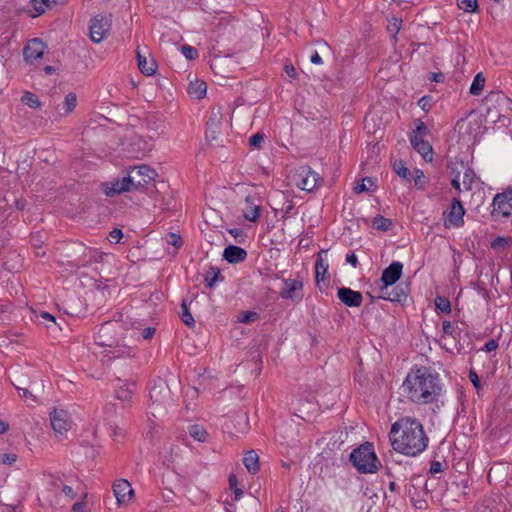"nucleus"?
<instances>
[{"label": "nucleus", "mask_w": 512, "mask_h": 512, "mask_svg": "<svg viewBox=\"0 0 512 512\" xmlns=\"http://www.w3.org/2000/svg\"><path fill=\"white\" fill-rule=\"evenodd\" d=\"M389 439L393 449L407 456L415 457L428 446V437L420 421L404 417L391 426Z\"/></svg>", "instance_id": "f257e3e1"}, {"label": "nucleus", "mask_w": 512, "mask_h": 512, "mask_svg": "<svg viewBox=\"0 0 512 512\" xmlns=\"http://www.w3.org/2000/svg\"><path fill=\"white\" fill-rule=\"evenodd\" d=\"M403 390L411 401L428 404L440 395V380L438 375L428 368H418L408 373L403 383Z\"/></svg>", "instance_id": "f03ea898"}, {"label": "nucleus", "mask_w": 512, "mask_h": 512, "mask_svg": "<svg viewBox=\"0 0 512 512\" xmlns=\"http://www.w3.org/2000/svg\"><path fill=\"white\" fill-rule=\"evenodd\" d=\"M352 465L358 472L372 474L378 471L380 462L376 456L373 445L366 442L354 449L349 457Z\"/></svg>", "instance_id": "7ed1b4c3"}, {"label": "nucleus", "mask_w": 512, "mask_h": 512, "mask_svg": "<svg viewBox=\"0 0 512 512\" xmlns=\"http://www.w3.org/2000/svg\"><path fill=\"white\" fill-rule=\"evenodd\" d=\"M156 175V171L148 165L134 166L127 171V183H130L133 190L143 189Z\"/></svg>", "instance_id": "20e7f679"}, {"label": "nucleus", "mask_w": 512, "mask_h": 512, "mask_svg": "<svg viewBox=\"0 0 512 512\" xmlns=\"http://www.w3.org/2000/svg\"><path fill=\"white\" fill-rule=\"evenodd\" d=\"M111 29V15H97L90 20L89 36L94 43H100Z\"/></svg>", "instance_id": "39448f33"}, {"label": "nucleus", "mask_w": 512, "mask_h": 512, "mask_svg": "<svg viewBox=\"0 0 512 512\" xmlns=\"http://www.w3.org/2000/svg\"><path fill=\"white\" fill-rule=\"evenodd\" d=\"M492 214L502 217L512 215V187H508L502 193L495 195L493 199Z\"/></svg>", "instance_id": "423d86ee"}, {"label": "nucleus", "mask_w": 512, "mask_h": 512, "mask_svg": "<svg viewBox=\"0 0 512 512\" xmlns=\"http://www.w3.org/2000/svg\"><path fill=\"white\" fill-rule=\"evenodd\" d=\"M296 185L304 191H313L319 182V175L308 167H301L294 175Z\"/></svg>", "instance_id": "0eeeda50"}, {"label": "nucleus", "mask_w": 512, "mask_h": 512, "mask_svg": "<svg viewBox=\"0 0 512 512\" xmlns=\"http://www.w3.org/2000/svg\"><path fill=\"white\" fill-rule=\"evenodd\" d=\"M465 209L457 198H453L449 212L444 219L445 228L461 227L464 224Z\"/></svg>", "instance_id": "6e6552de"}, {"label": "nucleus", "mask_w": 512, "mask_h": 512, "mask_svg": "<svg viewBox=\"0 0 512 512\" xmlns=\"http://www.w3.org/2000/svg\"><path fill=\"white\" fill-rule=\"evenodd\" d=\"M403 270V264L398 261L392 262L387 268H385L382 272L381 281L383 282V287L381 288V292L387 290L389 286L394 285L401 277Z\"/></svg>", "instance_id": "1a4fd4ad"}, {"label": "nucleus", "mask_w": 512, "mask_h": 512, "mask_svg": "<svg viewBox=\"0 0 512 512\" xmlns=\"http://www.w3.org/2000/svg\"><path fill=\"white\" fill-rule=\"evenodd\" d=\"M51 426L55 433L62 435L67 432L71 427V421L68 413L64 410L54 409L50 413Z\"/></svg>", "instance_id": "9d476101"}, {"label": "nucleus", "mask_w": 512, "mask_h": 512, "mask_svg": "<svg viewBox=\"0 0 512 512\" xmlns=\"http://www.w3.org/2000/svg\"><path fill=\"white\" fill-rule=\"evenodd\" d=\"M45 44L42 40L34 38L28 41L23 49V55L27 62L33 63L34 61L42 58L45 52Z\"/></svg>", "instance_id": "9b49d317"}, {"label": "nucleus", "mask_w": 512, "mask_h": 512, "mask_svg": "<svg viewBox=\"0 0 512 512\" xmlns=\"http://www.w3.org/2000/svg\"><path fill=\"white\" fill-rule=\"evenodd\" d=\"M113 492L118 504H126L134 495V490L132 489L131 484L124 479L117 480L114 483Z\"/></svg>", "instance_id": "f8f14e48"}, {"label": "nucleus", "mask_w": 512, "mask_h": 512, "mask_svg": "<svg viewBox=\"0 0 512 512\" xmlns=\"http://www.w3.org/2000/svg\"><path fill=\"white\" fill-rule=\"evenodd\" d=\"M328 260H327V250H321L316 259L315 263V280L318 287H320V283L329 279L328 274Z\"/></svg>", "instance_id": "ddd939ff"}, {"label": "nucleus", "mask_w": 512, "mask_h": 512, "mask_svg": "<svg viewBox=\"0 0 512 512\" xmlns=\"http://www.w3.org/2000/svg\"><path fill=\"white\" fill-rule=\"evenodd\" d=\"M339 300L349 307H359L362 304L363 296L360 292L347 287H341L337 291Z\"/></svg>", "instance_id": "4468645a"}, {"label": "nucleus", "mask_w": 512, "mask_h": 512, "mask_svg": "<svg viewBox=\"0 0 512 512\" xmlns=\"http://www.w3.org/2000/svg\"><path fill=\"white\" fill-rule=\"evenodd\" d=\"M412 147L424 158L425 161L433 160V150L430 143L418 135L410 137Z\"/></svg>", "instance_id": "2eb2a0df"}, {"label": "nucleus", "mask_w": 512, "mask_h": 512, "mask_svg": "<svg viewBox=\"0 0 512 512\" xmlns=\"http://www.w3.org/2000/svg\"><path fill=\"white\" fill-rule=\"evenodd\" d=\"M132 186L127 183V175L122 179H115L109 183L104 184V193L107 196H114L123 192L132 191Z\"/></svg>", "instance_id": "dca6fc26"}, {"label": "nucleus", "mask_w": 512, "mask_h": 512, "mask_svg": "<svg viewBox=\"0 0 512 512\" xmlns=\"http://www.w3.org/2000/svg\"><path fill=\"white\" fill-rule=\"evenodd\" d=\"M284 285L285 287L280 292L281 298L295 301L297 299L296 293L303 288V282L296 279H286Z\"/></svg>", "instance_id": "f3484780"}, {"label": "nucleus", "mask_w": 512, "mask_h": 512, "mask_svg": "<svg viewBox=\"0 0 512 512\" xmlns=\"http://www.w3.org/2000/svg\"><path fill=\"white\" fill-rule=\"evenodd\" d=\"M170 397V391L167 385L160 381L159 384L154 385L150 390V399L154 404H163Z\"/></svg>", "instance_id": "a211bd4d"}, {"label": "nucleus", "mask_w": 512, "mask_h": 512, "mask_svg": "<svg viewBox=\"0 0 512 512\" xmlns=\"http://www.w3.org/2000/svg\"><path fill=\"white\" fill-rule=\"evenodd\" d=\"M223 258L229 263H240L247 258V252L239 246L230 245L224 249Z\"/></svg>", "instance_id": "6ab92c4d"}, {"label": "nucleus", "mask_w": 512, "mask_h": 512, "mask_svg": "<svg viewBox=\"0 0 512 512\" xmlns=\"http://www.w3.org/2000/svg\"><path fill=\"white\" fill-rule=\"evenodd\" d=\"M408 291H409L408 285H405L404 287H402V285H398L395 288H393L391 291H388V289L384 290V292H382V295L380 296V298L389 300L392 302H402V301L406 300V298L408 296Z\"/></svg>", "instance_id": "aec40b11"}, {"label": "nucleus", "mask_w": 512, "mask_h": 512, "mask_svg": "<svg viewBox=\"0 0 512 512\" xmlns=\"http://www.w3.org/2000/svg\"><path fill=\"white\" fill-rule=\"evenodd\" d=\"M137 62L140 71L147 75L152 76L155 74L157 64L154 59H148L145 55H142L140 50L137 49Z\"/></svg>", "instance_id": "412c9836"}, {"label": "nucleus", "mask_w": 512, "mask_h": 512, "mask_svg": "<svg viewBox=\"0 0 512 512\" xmlns=\"http://www.w3.org/2000/svg\"><path fill=\"white\" fill-rule=\"evenodd\" d=\"M245 202L247 207L243 210V216L246 220L255 222L260 216V206L254 203L252 196H247Z\"/></svg>", "instance_id": "4be33fe9"}, {"label": "nucleus", "mask_w": 512, "mask_h": 512, "mask_svg": "<svg viewBox=\"0 0 512 512\" xmlns=\"http://www.w3.org/2000/svg\"><path fill=\"white\" fill-rule=\"evenodd\" d=\"M243 463L250 473L255 474L256 472H258L259 457L254 450H250L245 454Z\"/></svg>", "instance_id": "5701e85b"}, {"label": "nucleus", "mask_w": 512, "mask_h": 512, "mask_svg": "<svg viewBox=\"0 0 512 512\" xmlns=\"http://www.w3.org/2000/svg\"><path fill=\"white\" fill-rule=\"evenodd\" d=\"M207 85L204 81L191 82L188 87V93L195 99H201L205 96Z\"/></svg>", "instance_id": "b1692460"}, {"label": "nucleus", "mask_w": 512, "mask_h": 512, "mask_svg": "<svg viewBox=\"0 0 512 512\" xmlns=\"http://www.w3.org/2000/svg\"><path fill=\"white\" fill-rule=\"evenodd\" d=\"M135 390L134 382H127L123 386H120L116 392L115 396L117 399L121 401H130Z\"/></svg>", "instance_id": "393cba45"}, {"label": "nucleus", "mask_w": 512, "mask_h": 512, "mask_svg": "<svg viewBox=\"0 0 512 512\" xmlns=\"http://www.w3.org/2000/svg\"><path fill=\"white\" fill-rule=\"evenodd\" d=\"M31 10L29 11V15L32 18H36L43 14L47 8H50V4L48 0H31L30 1Z\"/></svg>", "instance_id": "a878e982"}, {"label": "nucleus", "mask_w": 512, "mask_h": 512, "mask_svg": "<svg viewBox=\"0 0 512 512\" xmlns=\"http://www.w3.org/2000/svg\"><path fill=\"white\" fill-rule=\"evenodd\" d=\"M218 280H222L221 271L216 266H211L205 274L207 287L213 288Z\"/></svg>", "instance_id": "bb28decb"}, {"label": "nucleus", "mask_w": 512, "mask_h": 512, "mask_svg": "<svg viewBox=\"0 0 512 512\" xmlns=\"http://www.w3.org/2000/svg\"><path fill=\"white\" fill-rule=\"evenodd\" d=\"M376 185L372 178L365 177L361 180L360 183H357L353 190L356 194L362 193V192H369L373 191L375 189Z\"/></svg>", "instance_id": "cd10ccee"}, {"label": "nucleus", "mask_w": 512, "mask_h": 512, "mask_svg": "<svg viewBox=\"0 0 512 512\" xmlns=\"http://www.w3.org/2000/svg\"><path fill=\"white\" fill-rule=\"evenodd\" d=\"M392 221L388 218H385L382 215H377L374 217L372 225L375 229L381 231H388L392 226Z\"/></svg>", "instance_id": "c85d7f7f"}, {"label": "nucleus", "mask_w": 512, "mask_h": 512, "mask_svg": "<svg viewBox=\"0 0 512 512\" xmlns=\"http://www.w3.org/2000/svg\"><path fill=\"white\" fill-rule=\"evenodd\" d=\"M485 78L482 73H478L470 86V93L472 95H480L484 88Z\"/></svg>", "instance_id": "c756f323"}, {"label": "nucleus", "mask_w": 512, "mask_h": 512, "mask_svg": "<svg viewBox=\"0 0 512 512\" xmlns=\"http://www.w3.org/2000/svg\"><path fill=\"white\" fill-rule=\"evenodd\" d=\"M189 434L199 442H205L207 440V432L200 425H191L189 428Z\"/></svg>", "instance_id": "7c9ffc66"}, {"label": "nucleus", "mask_w": 512, "mask_h": 512, "mask_svg": "<svg viewBox=\"0 0 512 512\" xmlns=\"http://www.w3.org/2000/svg\"><path fill=\"white\" fill-rule=\"evenodd\" d=\"M77 105V96L75 93H68L63 102V109L65 111V115H68L74 111Z\"/></svg>", "instance_id": "2f4dec72"}, {"label": "nucleus", "mask_w": 512, "mask_h": 512, "mask_svg": "<svg viewBox=\"0 0 512 512\" xmlns=\"http://www.w3.org/2000/svg\"><path fill=\"white\" fill-rule=\"evenodd\" d=\"M475 179H476V175H475L474 171L470 168H466L463 173V177H462V184L464 186V189L467 191L471 190L473 183L475 182Z\"/></svg>", "instance_id": "473e14b6"}, {"label": "nucleus", "mask_w": 512, "mask_h": 512, "mask_svg": "<svg viewBox=\"0 0 512 512\" xmlns=\"http://www.w3.org/2000/svg\"><path fill=\"white\" fill-rule=\"evenodd\" d=\"M22 102L28 105L31 108L37 109L41 107V102L39 98L31 93V92H25V94L21 98Z\"/></svg>", "instance_id": "72a5a7b5"}, {"label": "nucleus", "mask_w": 512, "mask_h": 512, "mask_svg": "<svg viewBox=\"0 0 512 512\" xmlns=\"http://www.w3.org/2000/svg\"><path fill=\"white\" fill-rule=\"evenodd\" d=\"M165 241L168 245H171L175 248L173 254H176V251L183 245V240L180 235L175 233H168L165 236Z\"/></svg>", "instance_id": "f704fd0d"}, {"label": "nucleus", "mask_w": 512, "mask_h": 512, "mask_svg": "<svg viewBox=\"0 0 512 512\" xmlns=\"http://www.w3.org/2000/svg\"><path fill=\"white\" fill-rule=\"evenodd\" d=\"M181 309H182L181 320L187 326L192 327L194 325L195 321H194V318H193V316L191 315V313H190V311L188 309L186 300L182 301Z\"/></svg>", "instance_id": "c9c22d12"}, {"label": "nucleus", "mask_w": 512, "mask_h": 512, "mask_svg": "<svg viewBox=\"0 0 512 512\" xmlns=\"http://www.w3.org/2000/svg\"><path fill=\"white\" fill-rule=\"evenodd\" d=\"M395 173L401 178L408 179L410 175L409 169L405 166L402 160L395 161L393 165Z\"/></svg>", "instance_id": "e433bc0d"}, {"label": "nucleus", "mask_w": 512, "mask_h": 512, "mask_svg": "<svg viewBox=\"0 0 512 512\" xmlns=\"http://www.w3.org/2000/svg\"><path fill=\"white\" fill-rule=\"evenodd\" d=\"M458 7L465 12H476L477 0H458Z\"/></svg>", "instance_id": "4c0bfd02"}, {"label": "nucleus", "mask_w": 512, "mask_h": 512, "mask_svg": "<svg viewBox=\"0 0 512 512\" xmlns=\"http://www.w3.org/2000/svg\"><path fill=\"white\" fill-rule=\"evenodd\" d=\"M435 305L436 307L441 310L442 312H445V313H450L451 311V304H450V301L448 300V298L444 297V296H438L436 297L435 299Z\"/></svg>", "instance_id": "58836bf2"}, {"label": "nucleus", "mask_w": 512, "mask_h": 512, "mask_svg": "<svg viewBox=\"0 0 512 512\" xmlns=\"http://www.w3.org/2000/svg\"><path fill=\"white\" fill-rule=\"evenodd\" d=\"M511 241L512 239L510 237L499 236L492 241L491 247L495 250H501L505 246H507Z\"/></svg>", "instance_id": "ea45409f"}, {"label": "nucleus", "mask_w": 512, "mask_h": 512, "mask_svg": "<svg viewBox=\"0 0 512 512\" xmlns=\"http://www.w3.org/2000/svg\"><path fill=\"white\" fill-rule=\"evenodd\" d=\"M181 51L185 58L188 60H193L198 56L197 50L189 45L182 46Z\"/></svg>", "instance_id": "a19ab883"}, {"label": "nucleus", "mask_w": 512, "mask_h": 512, "mask_svg": "<svg viewBox=\"0 0 512 512\" xmlns=\"http://www.w3.org/2000/svg\"><path fill=\"white\" fill-rule=\"evenodd\" d=\"M415 177H414V184L420 188V189H423L426 184H427V178L425 177V175L423 174V172L421 170H416L415 171Z\"/></svg>", "instance_id": "79ce46f5"}, {"label": "nucleus", "mask_w": 512, "mask_h": 512, "mask_svg": "<svg viewBox=\"0 0 512 512\" xmlns=\"http://www.w3.org/2000/svg\"><path fill=\"white\" fill-rule=\"evenodd\" d=\"M264 141V134L257 132L249 138V144L253 147L260 148Z\"/></svg>", "instance_id": "37998d69"}, {"label": "nucleus", "mask_w": 512, "mask_h": 512, "mask_svg": "<svg viewBox=\"0 0 512 512\" xmlns=\"http://www.w3.org/2000/svg\"><path fill=\"white\" fill-rule=\"evenodd\" d=\"M258 315L256 312H242L239 316V322L241 323H251L257 319Z\"/></svg>", "instance_id": "c03bdc74"}, {"label": "nucleus", "mask_w": 512, "mask_h": 512, "mask_svg": "<svg viewBox=\"0 0 512 512\" xmlns=\"http://www.w3.org/2000/svg\"><path fill=\"white\" fill-rule=\"evenodd\" d=\"M17 461V455L15 453H5L0 455V462L6 465H12Z\"/></svg>", "instance_id": "a18cd8bd"}, {"label": "nucleus", "mask_w": 512, "mask_h": 512, "mask_svg": "<svg viewBox=\"0 0 512 512\" xmlns=\"http://www.w3.org/2000/svg\"><path fill=\"white\" fill-rule=\"evenodd\" d=\"M401 23H402L401 19L393 18V20L388 25V31L391 34L396 35L400 31Z\"/></svg>", "instance_id": "49530a36"}, {"label": "nucleus", "mask_w": 512, "mask_h": 512, "mask_svg": "<svg viewBox=\"0 0 512 512\" xmlns=\"http://www.w3.org/2000/svg\"><path fill=\"white\" fill-rule=\"evenodd\" d=\"M17 390L19 391V396L21 398H24L26 400L30 399L34 403L37 402L36 396L31 391H29L28 389L17 387Z\"/></svg>", "instance_id": "de8ad7c7"}, {"label": "nucleus", "mask_w": 512, "mask_h": 512, "mask_svg": "<svg viewBox=\"0 0 512 512\" xmlns=\"http://www.w3.org/2000/svg\"><path fill=\"white\" fill-rule=\"evenodd\" d=\"M123 237L122 230L115 228L109 234V239L111 242L118 243Z\"/></svg>", "instance_id": "09e8293b"}, {"label": "nucleus", "mask_w": 512, "mask_h": 512, "mask_svg": "<svg viewBox=\"0 0 512 512\" xmlns=\"http://www.w3.org/2000/svg\"><path fill=\"white\" fill-rule=\"evenodd\" d=\"M442 329H443V333L445 335H451V336L453 335V333L455 331V328L450 321H443Z\"/></svg>", "instance_id": "8fccbe9b"}, {"label": "nucleus", "mask_w": 512, "mask_h": 512, "mask_svg": "<svg viewBox=\"0 0 512 512\" xmlns=\"http://www.w3.org/2000/svg\"><path fill=\"white\" fill-rule=\"evenodd\" d=\"M497 348H498V342L494 339L489 340L484 345V350L486 352H492V351L496 350Z\"/></svg>", "instance_id": "3c124183"}, {"label": "nucleus", "mask_w": 512, "mask_h": 512, "mask_svg": "<svg viewBox=\"0 0 512 512\" xmlns=\"http://www.w3.org/2000/svg\"><path fill=\"white\" fill-rule=\"evenodd\" d=\"M469 379L470 381L472 382V384L474 385V387L476 389H479L480 388V381H479V377L477 375V373L475 371H470L469 372Z\"/></svg>", "instance_id": "603ef678"}, {"label": "nucleus", "mask_w": 512, "mask_h": 512, "mask_svg": "<svg viewBox=\"0 0 512 512\" xmlns=\"http://www.w3.org/2000/svg\"><path fill=\"white\" fill-rule=\"evenodd\" d=\"M442 471V464L439 461H432L430 465V473L436 474Z\"/></svg>", "instance_id": "864d4df0"}, {"label": "nucleus", "mask_w": 512, "mask_h": 512, "mask_svg": "<svg viewBox=\"0 0 512 512\" xmlns=\"http://www.w3.org/2000/svg\"><path fill=\"white\" fill-rule=\"evenodd\" d=\"M427 131H428L427 126L424 123L421 122L417 126L416 130L413 131V135H418V136L422 137V135L426 134Z\"/></svg>", "instance_id": "5fc2aeb1"}, {"label": "nucleus", "mask_w": 512, "mask_h": 512, "mask_svg": "<svg viewBox=\"0 0 512 512\" xmlns=\"http://www.w3.org/2000/svg\"><path fill=\"white\" fill-rule=\"evenodd\" d=\"M284 70H285L286 74H287L290 78H296V76H297V72H296V69L294 68V66H293V65H291V64H287V65H285Z\"/></svg>", "instance_id": "6e6d98bb"}, {"label": "nucleus", "mask_w": 512, "mask_h": 512, "mask_svg": "<svg viewBox=\"0 0 512 512\" xmlns=\"http://www.w3.org/2000/svg\"><path fill=\"white\" fill-rule=\"evenodd\" d=\"M346 262L351 264L353 267H357L358 265V259L354 252H351L350 254H347L346 256Z\"/></svg>", "instance_id": "4d7b16f0"}, {"label": "nucleus", "mask_w": 512, "mask_h": 512, "mask_svg": "<svg viewBox=\"0 0 512 512\" xmlns=\"http://www.w3.org/2000/svg\"><path fill=\"white\" fill-rule=\"evenodd\" d=\"M62 491L67 497H69L71 499H73L76 496V493L74 492L73 488L70 486L64 485L62 488Z\"/></svg>", "instance_id": "13d9d810"}, {"label": "nucleus", "mask_w": 512, "mask_h": 512, "mask_svg": "<svg viewBox=\"0 0 512 512\" xmlns=\"http://www.w3.org/2000/svg\"><path fill=\"white\" fill-rule=\"evenodd\" d=\"M85 502L82 500V501H79V502H76L73 506H72V511L73 512H83L84 510V507H85Z\"/></svg>", "instance_id": "bf43d9fd"}, {"label": "nucleus", "mask_w": 512, "mask_h": 512, "mask_svg": "<svg viewBox=\"0 0 512 512\" xmlns=\"http://www.w3.org/2000/svg\"><path fill=\"white\" fill-rule=\"evenodd\" d=\"M155 333V329L152 327L145 328L143 330L142 336L144 339H150Z\"/></svg>", "instance_id": "052dcab7"}, {"label": "nucleus", "mask_w": 512, "mask_h": 512, "mask_svg": "<svg viewBox=\"0 0 512 512\" xmlns=\"http://www.w3.org/2000/svg\"><path fill=\"white\" fill-rule=\"evenodd\" d=\"M310 61H311V63H313V64L319 65V64H321V63H322V58L320 57V55L318 54V52H317V51H315V52L311 55Z\"/></svg>", "instance_id": "680f3d73"}, {"label": "nucleus", "mask_w": 512, "mask_h": 512, "mask_svg": "<svg viewBox=\"0 0 512 512\" xmlns=\"http://www.w3.org/2000/svg\"><path fill=\"white\" fill-rule=\"evenodd\" d=\"M451 184L458 192H461V184L459 177H455L454 179H452Z\"/></svg>", "instance_id": "e2e57ef3"}, {"label": "nucleus", "mask_w": 512, "mask_h": 512, "mask_svg": "<svg viewBox=\"0 0 512 512\" xmlns=\"http://www.w3.org/2000/svg\"><path fill=\"white\" fill-rule=\"evenodd\" d=\"M8 429H9V425L6 422L0 420V434L6 433L8 431Z\"/></svg>", "instance_id": "0e129e2a"}, {"label": "nucleus", "mask_w": 512, "mask_h": 512, "mask_svg": "<svg viewBox=\"0 0 512 512\" xmlns=\"http://www.w3.org/2000/svg\"><path fill=\"white\" fill-rule=\"evenodd\" d=\"M41 317L45 320H49V321H52V322H55V317L53 315H51L50 313L48 312H42L41 313Z\"/></svg>", "instance_id": "69168bd1"}, {"label": "nucleus", "mask_w": 512, "mask_h": 512, "mask_svg": "<svg viewBox=\"0 0 512 512\" xmlns=\"http://www.w3.org/2000/svg\"><path fill=\"white\" fill-rule=\"evenodd\" d=\"M427 102H428V98H427V97H422V98L419 100V105H420L423 109H426Z\"/></svg>", "instance_id": "338daca9"}, {"label": "nucleus", "mask_w": 512, "mask_h": 512, "mask_svg": "<svg viewBox=\"0 0 512 512\" xmlns=\"http://www.w3.org/2000/svg\"><path fill=\"white\" fill-rule=\"evenodd\" d=\"M236 482H237V480H236L235 476L231 475L229 477V483H230V486L232 489H234V487L236 486Z\"/></svg>", "instance_id": "774afa93"}]
</instances>
